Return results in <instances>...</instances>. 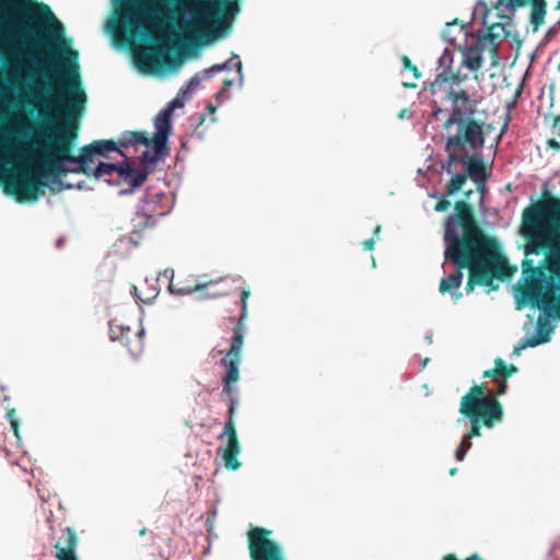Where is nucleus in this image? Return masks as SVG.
<instances>
[{
	"label": "nucleus",
	"mask_w": 560,
	"mask_h": 560,
	"mask_svg": "<svg viewBox=\"0 0 560 560\" xmlns=\"http://www.w3.org/2000/svg\"><path fill=\"white\" fill-rule=\"evenodd\" d=\"M511 35V32L506 28L504 24H493L488 33H485L481 35V33L478 34V44L482 46V48H486L487 45H492L497 39H505ZM492 52L495 55L498 51V46L493 45Z\"/></svg>",
	"instance_id": "6ab92c4d"
},
{
	"label": "nucleus",
	"mask_w": 560,
	"mask_h": 560,
	"mask_svg": "<svg viewBox=\"0 0 560 560\" xmlns=\"http://www.w3.org/2000/svg\"><path fill=\"white\" fill-rule=\"evenodd\" d=\"M242 359H235V358H228L223 357L220 360V364L225 368V374L222 377V381H230L238 383L241 375H240V363Z\"/></svg>",
	"instance_id": "393cba45"
},
{
	"label": "nucleus",
	"mask_w": 560,
	"mask_h": 560,
	"mask_svg": "<svg viewBox=\"0 0 560 560\" xmlns=\"http://www.w3.org/2000/svg\"><path fill=\"white\" fill-rule=\"evenodd\" d=\"M201 84V78L198 77V74L196 73L195 75H192L188 82L184 85V88L190 93V94H194L196 92V90L199 88V85Z\"/></svg>",
	"instance_id": "c03bdc74"
},
{
	"label": "nucleus",
	"mask_w": 560,
	"mask_h": 560,
	"mask_svg": "<svg viewBox=\"0 0 560 560\" xmlns=\"http://www.w3.org/2000/svg\"><path fill=\"white\" fill-rule=\"evenodd\" d=\"M483 49L480 45L479 47L466 48L463 59L464 66L470 71H478L482 66L483 57L481 52Z\"/></svg>",
	"instance_id": "b1692460"
},
{
	"label": "nucleus",
	"mask_w": 560,
	"mask_h": 560,
	"mask_svg": "<svg viewBox=\"0 0 560 560\" xmlns=\"http://www.w3.org/2000/svg\"><path fill=\"white\" fill-rule=\"evenodd\" d=\"M184 104L179 98L174 97L166 106L159 112L154 118V129L160 133L171 137L173 130V116L174 112L183 108Z\"/></svg>",
	"instance_id": "dca6fc26"
},
{
	"label": "nucleus",
	"mask_w": 560,
	"mask_h": 560,
	"mask_svg": "<svg viewBox=\"0 0 560 560\" xmlns=\"http://www.w3.org/2000/svg\"><path fill=\"white\" fill-rule=\"evenodd\" d=\"M213 281H210L208 283H198L194 289H187V288H179V289H175L173 288L172 285L168 287V291L172 293V294H175V295H186V294H190L192 292H196V291H201L203 290L205 288H207L209 284H212Z\"/></svg>",
	"instance_id": "4c0bfd02"
},
{
	"label": "nucleus",
	"mask_w": 560,
	"mask_h": 560,
	"mask_svg": "<svg viewBox=\"0 0 560 560\" xmlns=\"http://www.w3.org/2000/svg\"><path fill=\"white\" fill-rule=\"evenodd\" d=\"M398 117H399L400 119L409 118V117H410V114L408 113V110H407V109H401V110L399 112V114H398Z\"/></svg>",
	"instance_id": "774afa93"
},
{
	"label": "nucleus",
	"mask_w": 560,
	"mask_h": 560,
	"mask_svg": "<svg viewBox=\"0 0 560 560\" xmlns=\"http://www.w3.org/2000/svg\"><path fill=\"white\" fill-rule=\"evenodd\" d=\"M57 557L59 560H79L75 551L61 549L60 544L56 545Z\"/></svg>",
	"instance_id": "79ce46f5"
},
{
	"label": "nucleus",
	"mask_w": 560,
	"mask_h": 560,
	"mask_svg": "<svg viewBox=\"0 0 560 560\" xmlns=\"http://www.w3.org/2000/svg\"><path fill=\"white\" fill-rule=\"evenodd\" d=\"M244 336L245 331H241V329H233L230 349L224 357L242 359Z\"/></svg>",
	"instance_id": "bb28decb"
},
{
	"label": "nucleus",
	"mask_w": 560,
	"mask_h": 560,
	"mask_svg": "<svg viewBox=\"0 0 560 560\" xmlns=\"http://www.w3.org/2000/svg\"><path fill=\"white\" fill-rule=\"evenodd\" d=\"M38 14L50 23V33L54 39L62 48L54 50L52 54L60 59L58 69L62 74L60 90L72 96L67 100L59 97V104L65 109L69 119L80 116L84 113L88 95L80 74L79 52L70 48L72 39L66 37V28L63 24L56 18L50 7L45 3L37 4Z\"/></svg>",
	"instance_id": "20e7f679"
},
{
	"label": "nucleus",
	"mask_w": 560,
	"mask_h": 560,
	"mask_svg": "<svg viewBox=\"0 0 560 560\" xmlns=\"http://www.w3.org/2000/svg\"><path fill=\"white\" fill-rule=\"evenodd\" d=\"M97 156L107 158L109 152H122L114 140H95L91 142Z\"/></svg>",
	"instance_id": "c85d7f7f"
},
{
	"label": "nucleus",
	"mask_w": 560,
	"mask_h": 560,
	"mask_svg": "<svg viewBox=\"0 0 560 560\" xmlns=\"http://www.w3.org/2000/svg\"><path fill=\"white\" fill-rule=\"evenodd\" d=\"M250 295V291L249 289H244L242 290L241 292V306H247V299L249 298Z\"/></svg>",
	"instance_id": "13d9d810"
},
{
	"label": "nucleus",
	"mask_w": 560,
	"mask_h": 560,
	"mask_svg": "<svg viewBox=\"0 0 560 560\" xmlns=\"http://www.w3.org/2000/svg\"><path fill=\"white\" fill-rule=\"evenodd\" d=\"M468 218H475L472 206L464 200L457 201L455 211L447 217L444 226L445 262L453 264L456 270L441 280L439 291L442 294L448 293L455 303L463 298L459 291L464 277L463 270L471 264L466 229Z\"/></svg>",
	"instance_id": "39448f33"
},
{
	"label": "nucleus",
	"mask_w": 560,
	"mask_h": 560,
	"mask_svg": "<svg viewBox=\"0 0 560 560\" xmlns=\"http://www.w3.org/2000/svg\"><path fill=\"white\" fill-rule=\"evenodd\" d=\"M196 118V127H199L203 124L205 119H206V115L205 114H199L197 115L196 117H192L191 119Z\"/></svg>",
	"instance_id": "338daca9"
},
{
	"label": "nucleus",
	"mask_w": 560,
	"mask_h": 560,
	"mask_svg": "<svg viewBox=\"0 0 560 560\" xmlns=\"http://www.w3.org/2000/svg\"><path fill=\"white\" fill-rule=\"evenodd\" d=\"M466 79V75L462 77L459 73L451 74L450 71L443 70L440 72L435 80L431 83V91L435 93V86L445 82H452L455 84H459Z\"/></svg>",
	"instance_id": "2f4dec72"
},
{
	"label": "nucleus",
	"mask_w": 560,
	"mask_h": 560,
	"mask_svg": "<svg viewBox=\"0 0 560 560\" xmlns=\"http://www.w3.org/2000/svg\"><path fill=\"white\" fill-rule=\"evenodd\" d=\"M164 199L170 200L172 197L163 191L153 192L147 190L141 200L142 205L137 207L136 217L132 220V232L129 236H121L118 242H128L133 247L139 246L141 241V231L148 228H154L158 222V217H164L171 211L172 207L166 210L160 207V203Z\"/></svg>",
	"instance_id": "1a4fd4ad"
},
{
	"label": "nucleus",
	"mask_w": 560,
	"mask_h": 560,
	"mask_svg": "<svg viewBox=\"0 0 560 560\" xmlns=\"http://www.w3.org/2000/svg\"><path fill=\"white\" fill-rule=\"evenodd\" d=\"M160 276H162L163 278L171 282L174 278V270L171 268H166L163 272L160 273Z\"/></svg>",
	"instance_id": "052dcab7"
},
{
	"label": "nucleus",
	"mask_w": 560,
	"mask_h": 560,
	"mask_svg": "<svg viewBox=\"0 0 560 560\" xmlns=\"http://www.w3.org/2000/svg\"><path fill=\"white\" fill-rule=\"evenodd\" d=\"M247 318V306H241V314L237 319L236 325L233 327V329H241V331H246L245 320Z\"/></svg>",
	"instance_id": "de8ad7c7"
},
{
	"label": "nucleus",
	"mask_w": 560,
	"mask_h": 560,
	"mask_svg": "<svg viewBox=\"0 0 560 560\" xmlns=\"http://www.w3.org/2000/svg\"><path fill=\"white\" fill-rule=\"evenodd\" d=\"M439 67L443 70L451 71L453 65V52L451 49L445 48L443 54L438 59Z\"/></svg>",
	"instance_id": "a19ab883"
},
{
	"label": "nucleus",
	"mask_w": 560,
	"mask_h": 560,
	"mask_svg": "<svg viewBox=\"0 0 560 560\" xmlns=\"http://www.w3.org/2000/svg\"><path fill=\"white\" fill-rule=\"evenodd\" d=\"M495 384H497L495 396L504 395L508 389L506 378L500 377L498 381H495Z\"/></svg>",
	"instance_id": "8fccbe9b"
},
{
	"label": "nucleus",
	"mask_w": 560,
	"mask_h": 560,
	"mask_svg": "<svg viewBox=\"0 0 560 560\" xmlns=\"http://www.w3.org/2000/svg\"><path fill=\"white\" fill-rule=\"evenodd\" d=\"M271 530L256 527L248 533L250 560H287L281 544L270 539Z\"/></svg>",
	"instance_id": "9b49d317"
},
{
	"label": "nucleus",
	"mask_w": 560,
	"mask_h": 560,
	"mask_svg": "<svg viewBox=\"0 0 560 560\" xmlns=\"http://www.w3.org/2000/svg\"><path fill=\"white\" fill-rule=\"evenodd\" d=\"M547 1L546 0H498L497 7L502 8L504 12L514 15L520 8H530L529 23L533 26V32H538L545 24L547 15Z\"/></svg>",
	"instance_id": "f8f14e48"
},
{
	"label": "nucleus",
	"mask_w": 560,
	"mask_h": 560,
	"mask_svg": "<svg viewBox=\"0 0 560 560\" xmlns=\"http://www.w3.org/2000/svg\"><path fill=\"white\" fill-rule=\"evenodd\" d=\"M120 155L124 156V160L118 162V179L119 184L127 183L129 184L128 188L120 189L118 191L119 196H126L133 194L138 188H140L143 183L149 177V170L148 168H141V167H135L130 164L129 158L124 153L120 152Z\"/></svg>",
	"instance_id": "ddd939ff"
},
{
	"label": "nucleus",
	"mask_w": 560,
	"mask_h": 560,
	"mask_svg": "<svg viewBox=\"0 0 560 560\" xmlns=\"http://www.w3.org/2000/svg\"><path fill=\"white\" fill-rule=\"evenodd\" d=\"M446 98L452 102V108L456 109V107H458L460 109H470L471 115H475L477 102L471 100L466 91H455L451 89L447 93Z\"/></svg>",
	"instance_id": "4be33fe9"
},
{
	"label": "nucleus",
	"mask_w": 560,
	"mask_h": 560,
	"mask_svg": "<svg viewBox=\"0 0 560 560\" xmlns=\"http://www.w3.org/2000/svg\"><path fill=\"white\" fill-rule=\"evenodd\" d=\"M114 173H118V162L110 163L100 161L98 164L94 166L93 171L91 172V176H93L97 180L103 179L109 186H117L119 185V182L112 179V175Z\"/></svg>",
	"instance_id": "aec40b11"
},
{
	"label": "nucleus",
	"mask_w": 560,
	"mask_h": 560,
	"mask_svg": "<svg viewBox=\"0 0 560 560\" xmlns=\"http://www.w3.org/2000/svg\"><path fill=\"white\" fill-rule=\"evenodd\" d=\"M458 26V20L455 19L453 22H448L445 25V28L442 31L443 40L453 44L455 42L454 31Z\"/></svg>",
	"instance_id": "58836bf2"
},
{
	"label": "nucleus",
	"mask_w": 560,
	"mask_h": 560,
	"mask_svg": "<svg viewBox=\"0 0 560 560\" xmlns=\"http://www.w3.org/2000/svg\"><path fill=\"white\" fill-rule=\"evenodd\" d=\"M55 159V155H50L45 147V155L40 160V170L34 179L31 178L27 166L18 170L4 168V194L14 197L19 203H24L36 202L39 196L44 194V187H49L52 192L73 189L74 185L72 183L62 180L63 176L72 173L70 166L65 164V172L58 173L51 168Z\"/></svg>",
	"instance_id": "6e6552de"
},
{
	"label": "nucleus",
	"mask_w": 560,
	"mask_h": 560,
	"mask_svg": "<svg viewBox=\"0 0 560 560\" xmlns=\"http://www.w3.org/2000/svg\"><path fill=\"white\" fill-rule=\"evenodd\" d=\"M450 207H451V202H450L448 200H446V199H442V200H440V201L435 205L434 209H435V211H438V212H444V211H446Z\"/></svg>",
	"instance_id": "864d4df0"
},
{
	"label": "nucleus",
	"mask_w": 560,
	"mask_h": 560,
	"mask_svg": "<svg viewBox=\"0 0 560 560\" xmlns=\"http://www.w3.org/2000/svg\"><path fill=\"white\" fill-rule=\"evenodd\" d=\"M222 383H223V387H222V392H221L222 396H226L228 400L233 397H240L237 383L230 382V381H222Z\"/></svg>",
	"instance_id": "ea45409f"
},
{
	"label": "nucleus",
	"mask_w": 560,
	"mask_h": 560,
	"mask_svg": "<svg viewBox=\"0 0 560 560\" xmlns=\"http://www.w3.org/2000/svg\"><path fill=\"white\" fill-rule=\"evenodd\" d=\"M30 65L31 71L27 73L24 84L28 88L35 86L37 89L39 101L44 107V112L36 118V124L40 129L38 138L44 141L48 153L56 158L51 168L58 173L65 172V164H67L70 166L72 173L91 176V172L94 168L92 164L94 163V158L97 156L92 144L83 145L80 149L79 155H74L73 140L75 139V135H71L70 132L57 135L54 130L55 119L51 114L52 108L58 106L63 112L66 120L72 122L82 118L86 108L82 115L69 119L65 109L59 104V97L67 100L73 97L63 93L60 89L59 92L54 91L51 73L56 69L55 63L52 61L44 63L38 56H32L30 58Z\"/></svg>",
	"instance_id": "f257e3e1"
},
{
	"label": "nucleus",
	"mask_w": 560,
	"mask_h": 560,
	"mask_svg": "<svg viewBox=\"0 0 560 560\" xmlns=\"http://www.w3.org/2000/svg\"><path fill=\"white\" fill-rule=\"evenodd\" d=\"M164 20L174 31L194 34L211 27L217 38H226L242 11L243 0H162Z\"/></svg>",
	"instance_id": "f03ea898"
},
{
	"label": "nucleus",
	"mask_w": 560,
	"mask_h": 560,
	"mask_svg": "<svg viewBox=\"0 0 560 560\" xmlns=\"http://www.w3.org/2000/svg\"><path fill=\"white\" fill-rule=\"evenodd\" d=\"M464 171L467 176L477 185L478 188H483L488 179L486 164L481 153H474L465 161Z\"/></svg>",
	"instance_id": "f3484780"
},
{
	"label": "nucleus",
	"mask_w": 560,
	"mask_h": 560,
	"mask_svg": "<svg viewBox=\"0 0 560 560\" xmlns=\"http://www.w3.org/2000/svg\"><path fill=\"white\" fill-rule=\"evenodd\" d=\"M445 151L448 153L447 160L442 163V170L443 172L447 174H452V166L456 163H462L463 166H465V161L468 160V154H459L457 151H459L457 148H451L447 149L445 147Z\"/></svg>",
	"instance_id": "cd10ccee"
},
{
	"label": "nucleus",
	"mask_w": 560,
	"mask_h": 560,
	"mask_svg": "<svg viewBox=\"0 0 560 560\" xmlns=\"http://www.w3.org/2000/svg\"><path fill=\"white\" fill-rule=\"evenodd\" d=\"M517 372V368L513 364H506L501 358L494 360L493 369L483 372L485 378H492L494 382L500 377L508 378Z\"/></svg>",
	"instance_id": "412c9836"
},
{
	"label": "nucleus",
	"mask_w": 560,
	"mask_h": 560,
	"mask_svg": "<svg viewBox=\"0 0 560 560\" xmlns=\"http://www.w3.org/2000/svg\"><path fill=\"white\" fill-rule=\"evenodd\" d=\"M232 85H233V81H232L231 79H225V80H224V82H223V86H222L221 91H219V92L217 93V96H215V97H217V98H219V97H220V95H221L223 92L228 91Z\"/></svg>",
	"instance_id": "4d7b16f0"
},
{
	"label": "nucleus",
	"mask_w": 560,
	"mask_h": 560,
	"mask_svg": "<svg viewBox=\"0 0 560 560\" xmlns=\"http://www.w3.org/2000/svg\"><path fill=\"white\" fill-rule=\"evenodd\" d=\"M466 229L471 264L466 268L469 275L465 291L469 294L477 285L485 287L487 293L495 291L499 289V283L494 281L498 278V271L508 262L501 252L500 243L485 233L476 218H468Z\"/></svg>",
	"instance_id": "423d86ee"
},
{
	"label": "nucleus",
	"mask_w": 560,
	"mask_h": 560,
	"mask_svg": "<svg viewBox=\"0 0 560 560\" xmlns=\"http://www.w3.org/2000/svg\"><path fill=\"white\" fill-rule=\"evenodd\" d=\"M542 211L536 207H528L523 211V222L527 226L536 228L541 220Z\"/></svg>",
	"instance_id": "72a5a7b5"
},
{
	"label": "nucleus",
	"mask_w": 560,
	"mask_h": 560,
	"mask_svg": "<svg viewBox=\"0 0 560 560\" xmlns=\"http://www.w3.org/2000/svg\"><path fill=\"white\" fill-rule=\"evenodd\" d=\"M544 119L545 121L552 120L551 132L560 137V114L555 117H551L550 114H547L545 115Z\"/></svg>",
	"instance_id": "49530a36"
},
{
	"label": "nucleus",
	"mask_w": 560,
	"mask_h": 560,
	"mask_svg": "<svg viewBox=\"0 0 560 560\" xmlns=\"http://www.w3.org/2000/svg\"><path fill=\"white\" fill-rule=\"evenodd\" d=\"M547 145H548V148L553 149L556 151L560 150V142L556 139H549L547 141Z\"/></svg>",
	"instance_id": "680f3d73"
},
{
	"label": "nucleus",
	"mask_w": 560,
	"mask_h": 560,
	"mask_svg": "<svg viewBox=\"0 0 560 560\" xmlns=\"http://www.w3.org/2000/svg\"><path fill=\"white\" fill-rule=\"evenodd\" d=\"M544 248L542 240L538 236L533 237L528 241L525 247L526 255H540Z\"/></svg>",
	"instance_id": "e433bc0d"
},
{
	"label": "nucleus",
	"mask_w": 560,
	"mask_h": 560,
	"mask_svg": "<svg viewBox=\"0 0 560 560\" xmlns=\"http://www.w3.org/2000/svg\"><path fill=\"white\" fill-rule=\"evenodd\" d=\"M141 1L110 0L113 12L105 23V31L109 35H119L127 45H131L135 40L150 45L137 54L136 59L159 72H175L180 66L179 57L172 55L168 48L152 46L156 43V37L151 32L141 28L140 20L133 13Z\"/></svg>",
	"instance_id": "7ed1b4c3"
},
{
	"label": "nucleus",
	"mask_w": 560,
	"mask_h": 560,
	"mask_svg": "<svg viewBox=\"0 0 560 560\" xmlns=\"http://www.w3.org/2000/svg\"><path fill=\"white\" fill-rule=\"evenodd\" d=\"M215 515H217V510H215V509H213V510L211 511V514H210V515L208 516V518H207V524H208V526H209V528H208V530H209V532L212 529V521H213V518L215 517Z\"/></svg>",
	"instance_id": "69168bd1"
},
{
	"label": "nucleus",
	"mask_w": 560,
	"mask_h": 560,
	"mask_svg": "<svg viewBox=\"0 0 560 560\" xmlns=\"http://www.w3.org/2000/svg\"><path fill=\"white\" fill-rule=\"evenodd\" d=\"M75 189L78 190H91L92 188L89 187L84 180L78 182L77 184H73Z\"/></svg>",
	"instance_id": "0e129e2a"
},
{
	"label": "nucleus",
	"mask_w": 560,
	"mask_h": 560,
	"mask_svg": "<svg viewBox=\"0 0 560 560\" xmlns=\"http://www.w3.org/2000/svg\"><path fill=\"white\" fill-rule=\"evenodd\" d=\"M168 140L170 137L163 133H160L159 131H154L153 137L149 141V147L152 149V152L149 150H144L139 155V162L141 168H148L149 175L153 171V167L156 163H159L164 155L168 151Z\"/></svg>",
	"instance_id": "2eb2a0df"
},
{
	"label": "nucleus",
	"mask_w": 560,
	"mask_h": 560,
	"mask_svg": "<svg viewBox=\"0 0 560 560\" xmlns=\"http://www.w3.org/2000/svg\"><path fill=\"white\" fill-rule=\"evenodd\" d=\"M466 115H471V110L458 107L456 109L452 108V114L443 124L444 129H450L452 126H456L458 129Z\"/></svg>",
	"instance_id": "473e14b6"
},
{
	"label": "nucleus",
	"mask_w": 560,
	"mask_h": 560,
	"mask_svg": "<svg viewBox=\"0 0 560 560\" xmlns=\"http://www.w3.org/2000/svg\"><path fill=\"white\" fill-rule=\"evenodd\" d=\"M130 331L129 326L125 325H115L113 320L109 322V331L108 336L112 341H121L125 346H128V338L125 334Z\"/></svg>",
	"instance_id": "7c9ffc66"
},
{
	"label": "nucleus",
	"mask_w": 560,
	"mask_h": 560,
	"mask_svg": "<svg viewBox=\"0 0 560 560\" xmlns=\"http://www.w3.org/2000/svg\"><path fill=\"white\" fill-rule=\"evenodd\" d=\"M57 544H60L61 549L75 551V548L78 545V538H77L75 532L71 528H67L63 532V534L60 538V541H58Z\"/></svg>",
	"instance_id": "f704fd0d"
},
{
	"label": "nucleus",
	"mask_w": 560,
	"mask_h": 560,
	"mask_svg": "<svg viewBox=\"0 0 560 560\" xmlns=\"http://www.w3.org/2000/svg\"><path fill=\"white\" fill-rule=\"evenodd\" d=\"M151 138L148 137L147 132L141 131H130L126 130L121 132L119 141L117 142L119 149L120 148H128L130 145L135 144H143L145 147H149V141Z\"/></svg>",
	"instance_id": "5701e85b"
},
{
	"label": "nucleus",
	"mask_w": 560,
	"mask_h": 560,
	"mask_svg": "<svg viewBox=\"0 0 560 560\" xmlns=\"http://www.w3.org/2000/svg\"><path fill=\"white\" fill-rule=\"evenodd\" d=\"M191 96L192 94H190L184 86H182L175 97L179 98V101H182V103L185 105V102L188 101Z\"/></svg>",
	"instance_id": "3c124183"
},
{
	"label": "nucleus",
	"mask_w": 560,
	"mask_h": 560,
	"mask_svg": "<svg viewBox=\"0 0 560 560\" xmlns=\"http://www.w3.org/2000/svg\"><path fill=\"white\" fill-rule=\"evenodd\" d=\"M228 436V442L223 447L222 458L224 466L230 470H237L241 467L238 455L241 454V444L237 438L235 420L226 419L224 423V430L220 434L219 439Z\"/></svg>",
	"instance_id": "4468645a"
},
{
	"label": "nucleus",
	"mask_w": 560,
	"mask_h": 560,
	"mask_svg": "<svg viewBox=\"0 0 560 560\" xmlns=\"http://www.w3.org/2000/svg\"><path fill=\"white\" fill-rule=\"evenodd\" d=\"M479 9L482 11L483 19H486V16L489 14V9H488L487 4L483 1H478L477 2V5H476L475 10H479Z\"/></svg>",
	"instance_id": "bf43d9fd"
},
{
	"label": "nucleus",
	"mask_w": 560,
	"mask_h": 560,
	"mask_svg": "<svg viewBox=\"0 0 560 560\" xmlns=\"http://www.w3.org/2000/svg\"><path fill=\"white\" fill-rule=\"evenodd\" d=\"M218 73V71L215 70V66H211L207 69H203L202 71L198 72V77L201 78V82L206 79H210L212 77H214L215 74Z\"/></svg>",
	"instance_id": "09e8293b"
},
{
	"label": "nucleus",
	"mask_w": 560,
	"mask_h": 560,
	"mask_svg": "<svg viewBox=\"0 0 560 560\" xmlns=\"http://www.w3.org/2000/svg\"><path fill=\"white\" fill-rule=\"evenodd\" d=\"M559 30H560V20L555 25H552L551 27L548 28V31L546 33V37L551 38V37L556 36L559 33Z\"/></svg>",
	"instance_id": "5fc2aeb1"
},
{
	"label": "nucleus",
	"mask_w": 560,
	"mask_h": 560,
	"mask_svg": "<svg viewBox=\"0 0 560 560\" xmlns=\"http://www.w3.org/2000/svg\"><path fill=\"white\" fill-rule=\"evenodd\" d=\"M7 418L10 421L11 429L14 433V436L16 438L18 444L21 443V434H20V420L16 418V410L15 408H10L7 411Z\"/></svg>",
	"instance_id": "c9c22d12"
},
{
	"label": "nucleus",
	"mask_w": 560,
	"mask_h": 560,
	"mask_svg": "<svg viewBox=\"0 0 560 560\" xmlns=\"http://www.w3.org/2000/svg\"><path fill=\"white\" fill-rule=\"evenodd\" d=\"M401 62H402L404 69L411 71L415 79L421 78V72L415 65H412L411 60L407 56H402Z\"/></svg>",
	"instance_id": "37998d69"
},
{
	"label": "nucleus",
	"mask_w": 560,
	"mask_h": 560,
	"mask_svg": "<svg viewBox=\"0 0 560 560\" xmlns=\"http://www.w3.org/2000/svg\"><path fill=\"white\" fill-rule=\"evenodd\" d=\"M148 24L153 28H162V23L155 13L148 15Z\"/></svg>",
	"instance_id": "603ef678"
},
{
	"label": "nucleus",
	"mask_w": 560,
	"mask_h": 560,
	"mask_svg": "<svg viewBox=\"0 0 560 560\" xmlns=\"http://www.w3.org/2000/svg\"><path fill=\"white\" fill-rule=\"evenodd\" d=\"M552 335V329L546 326L542 320H537L536 324V334L526 337L522 342L514 346L513 355H520L522 351L526 348H533L542 343H547L550 341Z\"/></svg>",
	"instance_id": "a211bd4d"
},
{
	"label": "nucleus",
	"mask_w": 560,
	"mask_h": 560,
	"mask_svg": "<svg viewBox=\"0 0 560 560\" xmlns=\"http://www.w3.org/2000/svg\"><path fill=\"white\" fill-rule=\"evenodd\" d=\"M483 126L482 120L466 115L457 132L447 137L446 148H457L459 151H465L467 147L474 151L481 149L486 142Z\"/></svg>",
	"instance_id": "9d476101"
},
{
	"label": "nucleus",
	"mask_w": 560,
	"mask_h": 560,
	"mask_svg": "<svg viewBox=\"0 0 560 560\" xmlns=\"http://www.w3.org/2000/svg\"><path fill=\"white\" fill-rule=\"evenodd\" d=\"M207 110L209 112V114L212 116L211 117V121L212 122H215L217 121V117L214 116V113L217 110V106H214L213 104L209 103L207 105Z\"/></svg>",
	"instance_id": "e2e57ef3"
},
{
	"label": "nucleus",
	"mask_w": 560,
	"mask_h": 560,
	"mask_svg": "<svg viewBox=\"0 0 560 560\" xmlns=\"http://www.w3.org/2000/svg\"><path fill=\"white\" fill-rule=\"evenodd\" d=\"M215 70L219 72L221 71H230L232 68H234L238 74V83L240 85H243L244 82V74H243V65L241 61V58L237 54L232 52L229 60L222 62V63H215Z\"/></svg>",
	"instance_id": "a878e982"
},
{
	"label": "nucleus",
	"mask_w": 560,
	"mask_h": 560,
	"mask_svg": "<svg viewBox=\"0 0 560 560\" xmlns=\"http://www.w3.org/2000/svg\"><path fill=\"white\" fill-rule=\"evenodd\" d=\"M228 402H229V408H228V418L226 419L235 420L236 410L240 405V397H233V398L229 399Z\"/></svg>",
	"instance_id": "a18cd8bd"
},
{
	"label": "nucleus",
	"mask_w": 560,
	"mask_h": 560,
	"mask_svg": "<svg viewBox=\"0 0 560 560\" xmlns=\"http://www.w3.org/2000/svg\"><path fill=\"white\" fill-rule=\"evenodd\" d=\"M452 176L450 183L446 185V194L443 195V197L445 196H453L455 195L456 192H458L463 185L467 182V174L464 172V173H455L452 171V174H450Z\"/></svg>",
	"instance_id": "c756f323"
},
{
	"label": "nucleus",
	"mask_w": 560,
	"mask_h": 560,
	"mask_svg": "<svg viewBox=\"0 0 560 560\" xmlns=\"http://www.w3.org/2000/svg\"><path fill=\"white\" fill-rule=\"evenodd\" d=\"M375 242H376V238L375 237H371V238H368L363 242V249L364 250H368V252H371L374 249V246H375Z\"/></svg>",
	"instance_id": "6e6d98bb"
},
{
	"label": "nucleus",
	"mask_w": 560,
	"mask_h": 560,
	"mask_svg": "<svg viewBox=\"0 0 560 560\" xmlns=\"http://www.w3.org/2000/svg\"><path fill=\"white\" fill-rule=\"evenodd\" d=\"M458 412L457 424L469 423V430L464 433L455 451L456 459L464 460L472 446L471 440L482 436V428L492 430L504 421V409L483 385L474 384L460 398Z\"/></svg>",
	"instance_id": "0eeeda50"
}]
</instances>
